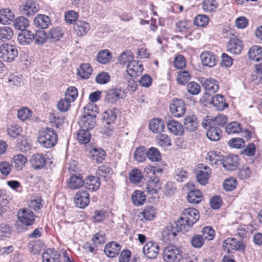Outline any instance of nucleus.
I'll use <instances>...</instances> for the list:
<instances>
[{
	"label": "nucleus",
	"mask_w": 262,
	"mask_h": 262,
	"mask_svg": "<svg viewBox=\"0 0 262 262\" xmlns=\"http://www.w3.org/2000/svg\"><path fill=\"white\" fill-rule=\"evenodd\" d=\"M37 141L43 147L52 148L57 143L58 135L53 128L46 127L39 130Z\"/></svg>",
	"instance_id": "nucleus-1"
},
{
	"label": "nucleus",
	"mask_w": 262,
	"mask_h": 262,
	"mask_svg": "<svg viewBox=\"0 0 262 262\" xmlns=\"http://www.w3.org/2000/svg\"><path fill=\"white\" fill-rule=\"evenodd\" d=\"M184 226L179 224V221L170 223L165 227L162 233V239L165 242H174L177 240V235L180 232H186Z\"/></svg>",
	"instance_id": "nucleus-2"
},
{
	"label": "nucleus",
	"mask_w": 262,
	"mask_h": 262,
	"mask_svg": "<svg viewBox=\"0 0 262 262\" xmlns=\"http://www.w3.org/2000/svg\"><path fill=\"white\" fill-rule=\"evenodd\" d=\"M182 214L178 220L179 224L184 226L185 230L187 231L199 219L200 214L198 210L188 208L183 210Z\"/></svg>",
	"instance_id": "nucleus-3"
},
{
	"label": "nucleus",
	"mask_w": 262,
	"mask_h": 262,
	"mask_svg": "<svg viewBox=\"0 0 262 262\" xmlns=\"http://www.w3.org/2000/svg\"><path fill=\"white\" fill-rule=\"evenodd\" d=\"M162 256L165 262H180L183 252L181 248L170 245L163 249Z\"/></svg>",
	"instance_id": "nucleus-4"
},
{
	"label": "nucleus",
	"mask_w": 262,
	"mask_h": 262,
	"mask_svg": "<svg viewBox=\"0 0 262 262\" xmlns=\"http://www.w3.org/2000/svg\"><path fill=\"white\" fill-rule=\"evenodd\" d=\"M18 56L17 47L8 43H3L0 46V58L4 61H13Z\"/></svg>",
	"instance_id": "nucleus-5"
},
{
	"label": "nucleus",
	"mask_w": 262,
	"mask_h": 262,
	"mask_svg": "<svg viewBox=\"0 0 262 262\" xmlns=\"http://www.w3.org/2000/svg\"><path fill=\"white\" fill-rule=\"evenodd\" d=\"M198 182L202 185H206L211 175V169L203 164H199L194 170Z\"/></svg>",
	"instance_id": "nucleus-6"
},
{
	"label": "nucleus",
	"mask_w": 262,
	"mask_h": 262,
	"mask_svg": "<svg viewBox=\"0 0 262 262\" xmlns=\"http://www.w3.org/2000/svg\"><path fill=\"white\" fill-rule=\"evenodd\" d=\"M104 93V100L109 103H114L126 96L125 91L120 88L112 87Z\"/></svg>",
	"instance_id": "nucleus-7"
},
{
	"label": "nucleus",
	"mask_w": 262,
	"mask_h": 262,
	"mask_svg": "<svg viewBox=\"0 0 262 262\" xmlns=\"http://www.w3.org/2000/svg\"><path fill=\"white\" fill-rule=\"evenodd\" d=\"M222 247L224 251L229 254L231 250L244 251L245 246L241 241L235 238H228L224 241Z\"/></svg>",
	"instance_id": "nucleus-8"
},
{
	"label": "nucleus",
	"mask_w": 262,
	"mask_h": 262,
	"mask_svg": "<svg viewBox=\"0 0 262 262\" xmlns=\"http://www.w3.org/2000/svg\"><path fill=\"white\" fill-rule=\"evenodd\" d=\"M148 178L145 188L148 195H153L158 193V189H161L162 183L157 176H146Z\"/></svg>",
	"instance_id": "nucleus-9"
},
{
	"label": "nucleus",
	"mask_w": 262,
	"mask_h": 262,
	"mask_svg": "<svg viewBox=\"0 0 262 262\" xmlns=\"http://www.w3.org/2000/svg\"><path fill=\"white\" fill-rule=\"evenodd\" d=\"M169 110L174 117H180L185 114L186 107L183 100L176 99L171 101Z\"/></svg>",
	"instance_id": "nucleus-10"
},
{
	"label": "nucleus",
	"mask_w": 262,
	"mask_h": 262,
	"mask_svg": "<svg viewBox=\"0 0 262 262\" xmlns=\"http://www.w3.org/2000/svg\"><path fill=\"white\" fill-rule=\"evenodd\" d=\"M90 195L85 190L82 189L78 191L74 196V203L80 208H84L90 203Z\"/></svg>",
	"instance_id": "nucleus-11"
},
{
	"label": "nucleus",
	"mask_w": 262,
	"mask_h": 262,
	"mask_svg": "<svg viewBox=\"0 0 262 262\" xmlns=\"http://www.w3.org/2000/svg\"><path fill=\"white\" fill-rule=\"evenodd\" d=\"M227 117L223 114H220L216 117H214L213 119L209 118V116H206L202 123V126L207 129V125H214L224 126L227 122Z\"/></svg>",
	"instance_id": "nucleus-12"
},
{
	"label": "nucleus",
	"mask_w": 262,
	"mask_h": 262,
	"mask_svg": "<svg viewBox=\"0 0 262 262\" xmlns=\"http://www.w3.org/2000/svg\"><path fill=\"white\" fill-rule=\"evenodd\" d=\"M19 221L26 226L32 225L35 221L34 214L29 209L20 210L17 214Z\"/></svg>",
	"instance_id": "nucleus-13"
},
{
	"label": "nucleus",
	"mask_w": 262,
	"mask_h": 262,
	"mask_svg": "<svg viewBox=\"0 0 262 262\" xmlns=\"http://www.w3.org/2000/svg\"><path fill=\"white\" fill-rule=\"evenodd\" d=\"M159 251L158 244L152 241L147 243L143 249L144 254L149 259L155 258L158 254Z\"/></svg>",
	"instance_id": "nucleus-14"
},
{
	"label": "nucleus",
	"mask_w": 262,
	"mask_h": 262,
	"mask_svg": "<svg viewBox=\"0 0 262 262\" xmlns=\"http://www.w3.org/2000/svg\"><path fill=\"white\" fill-rule=\"evenodd\" d=\"M34 33L28 30H21L17 35V40L23 46L31 45L33 42Z\"/></svg>",
	"instance_id": "nucleus-15"
},
{
	"label": "nucleus",
	"mask_w": 262,
	"mask_h": 262,
	"mask_svg": "<svg viewBox=\"0 0 262 262\" xmlns=\"http://www.w3.org/2000/svg\"><path fill=\"white\" fill-rule=\"evenodd\" d=\"M201 83L206 91V93L209 95L216 93L219 89L218 82L212 78L202 80Z\"/></svg>",
	"instance_id": "nucleus-16"
},
{
	"label": "nucleus",
	"mask_w": 262,
	"mask_h": 262,
	"mask_svg": "<svg viewBox=\"0 0 262 262\" xmlns=\"http://www.w3.org/2000/svg\"><path fill=\"white\" fill-rule=\"evenodd\" d=\"M227 47V51L230 53L239 54L243 49V43L239 39L232 38L229 40Z\"/></svg>",
	"instance_id": "nucleus-17"
},
{
	"label": "nucleus",
	"mask_w": 262,
	"mask_h": 262,
	"mask_svg": "<svg viewBox=\"0 0 262 262\" xmlns=\"http://www.w3.org/2000/svg\"><path fill=\"white\" fill-rule=\"evenodd\" d=\"M222 163L227 170H235L239 164L238 157L236 155H229L223 160Z\"/></svg>",
	"instance_id": "nucleus-18"
},
{
	"label": "nucleus",
	"mask_w": 262,
	"mask_h": 262,
	"mask_svg": "<svg viewBox=\"0 0 262 262\" xmlns=\"http://www.w3.org/2000/svg\"><path fill=\"white\" fill-rule=\"evenodd\" d=\"M166 124L169 132L174 135L181 136L184 135V127L181 123L174 120H169Z\"/></svg>",
	"instance_id": "nucleus-19"
},
{
	"label": "nucleus",
	"mask_w": 262,
	"mask_h": 262,
	"mask_svg": "<svg viewBox=\"0 0 262 262\" xmlns=\"http://www.w3.org/2000/svg\"><path fill=\"white\" fill-rule=\"evenodd\" d=\"M121 246L116 242L107 244L104 249L105 254L109 257H115L120 252Z\"/></svg>",
	"instance_id": "nucleus-20"
},
{
	"label": "nucleus",
	"mask_w": 262,
	"mask_h": 262,
	"mask_svg": "<svg viewBox=\"0 0 262 262\" xmlns=\"http://www.w3.org/2000/svg\"><path fill=\"white\" fill-rule=\"evenodd\" d=\"M60 254L54 249H48L42 254L43 262H60Z\"/></svg>",
	"instance_id": "nucleus-21"
},
{
	"label": "nucleus",
	"mask_w": 262,
	"mask_h": 262,
	"mask_svg": "<svg viewBox=\"0 0 262 262\" xmlns=\"http://www.w3.org/2000/svg\"><path fill=\"white\" fill-rule=\"evenodd\" d=\"M198 121L195 116L191 115L186 116L184 121V129L188 132L195 131L198 126Z\"/></svg>",
	"instance_id": "nucleus-22"
},
{
	"label": "nucleus",
	"mask_w": 262,
	"mask_h": 262,
	"mask_svg": "<svg viewBox=\"0 0 262 262\" xmlns=\"http://www.w3.org/2000/svg\"><path fill=\"white\" fill-rule=\"evenodd\" d=\"M38 9V5L36 3L31 0H27L26 4L23 6L21 11L23 14L30 16L34 15Z\"/></svg>",
	"instance_id": "nucleus-23"
},
{
	"label": "nucleus",
	"mask_w": 262,
	"mask_h": 262,
	"mask_svg": "<svg viewBox=\"0 0 262 262\" xmlns=\"http://www.w3.org/2000/svg\"><path fill=\"white\" fill-rule=\"evenodd\" d=\"M100 179L97 177L89 176L84 181V188L92 191H95L100 187Z\"/></svg>",
	"instance_id": "nucleus-24"
},
{
	"label": "nucleus",
	"mask_w": 262,
	"mask_h": 262,
	"mask_svg": "<svg viewBox=\"0 0 262 262\" xmlns=\"http://www.w3.org/2000/svg\"><path fill=\"white\" fill-rule=\"evenodd\" d=\"M211 104L213 105L215 110L220 111L228 107V104L226 102L224 97L219 94L212 97Z\"/></svg>",
	"instance_id": "nucleus-25"
},
{
	"label": "nucleus",
	"mask_w": 262,
	"mask_h": 262,
	"mask_svg": "<svg viewBox=\"0 0 262 262\" xmlns=\"http://www.w3.org/2000/svg\"><path fill=\"white\" fill-rule=\"evenodd\" d=\"M113 173V171L111 167L107 165H101L98 167L96 176L100 179L103 178L105 181H107Z\"/></svg>",
	"instance_id": "nucleus-26"
},
{
	"label": "nucleus",
	"mask_w": 262,
	"mask_h": 262,
	"mask_svg": "<svg viewBox=\"0 0 262 262\" xmlns=\"http://www.w3.org/2000/svg\"><path fill=\"white\" fill-rule=\"evenodd\" d=\"M208 130L206 136L211 141H218L221 136L222 130L219 126L207 125Z\"/></svg>",
	"instance_id": "nucleus-27"
},
{
	"label": "nucleus",
	"mask_w": 262,
	"mask_h": 262,
	"mask_svg": "<svg viewBox=\"0 0 262 262\" xmlns=\"http://www.w3.org/2000/svg\"><path fill=\"white\" fill-rule=\"evenodd\" d=\"M200 58L204 66L212 67L216 64V58L212 52H203L200 55Z\"/></svg>",
	"instance_id": "nucleus-28"
},
{
	"label": "nucleus",
	"mask_w": 262,
	"mask_h": 262,
	"mask_svg": "<svg viewBox=\"0 0 262 262\" xmlns=\"http://www.w3.org/2000/svg\"><path fill=\"white\" fill-rule=\"evenodd\" d=\"M81 129L84 130L92 129L96 124V120L93 117H89L82 115L79 122Z\"/></svg>",
	"instance_id": "nucleus-29"
},
{
	"label": "nucleus",
	"mask_w": 262,
	"mask_h": 262,
	"mask_svg": "<svg viewBox=\"0 0 262 262\" xmlns=\"http://www.w3.org/2000/svg\"><path fill=\"white\" fill-rule=\"evenodd\" d=\"M30 163L34 169H39L44 167L46 164V160L42 155L37 154L32 156Z\"/></svg>",
	"instance_id": "nucleus-30"
},
{
	"label": "nucleus",
	"mask_w": 262,
	"mask_h": 262,
	"mask_svg": "<svg viewBox=\"0 0 262 262\" xmlns=\"http://www.w3.org/2000/svg\"><path fill=\"white\" fill-rule=\"evenodd\" d=\"M47 34L50 42H56L63 37V33L60 27H57L50 29Z\"/></svg>",
	"instance_id": "nucleus-31"
},
{
	"label": "nucleus",
	"mask_w": 262,
	"mask_h": 262,
	"mask_svg": "<svg viewBox=\"0 0 262 262\" xmlns=\"http://www.w3.org/2000/svg\"><path fill=\"white\" fill-rule=\"evenodd\" d=\"M248 56L250 59L256 61L262 59V47L258 46H252L249 50Z\"/></svg>",
	"instance_id": "nucleus-32"
},
{
	"label": "nucleus",
	"mask_w": 262,
	"mask_h": 262,
	"mask_svg": "<svg viewBox=\"0 0 262 262\" xmlns=\"http://www.w3.org/2000/svg\"><path fill=\"white\" fill-rule=\"evenodd\" d=\"M92 68L89 63H82L77 69V75L82 79H88L92 74Z\"/></svg>",
	"instance_id": "nucleus-33"
},
{
	"label": "nucleus",
	"mask_w": 262,
	"mask_h": 262,
	"mask_svg": "<svg viewBox=\"0 0 262 262\" xmlns=\"http://www.w3.org/2000/svg\"><path fill=\"white\" fill-rule=\"evenodd\" d=\"M83 185L84 181L80 175H72L69 181L68 186L71 189H78Z\"/></svg>",
	"instance_id": "nucleus-34"
},
{
	"label": "nucleus",
	"mask_w": 262,
	"mask_h": 262,
	"mask_svg": "<svg viewBox=\"0 0 262 262\" xmlns=\"http://www.w3.org/2000/svg\"><path fill=\"white\" fill-rule=\"evenodd\" d=\"M203 196L202 192L200 190H191L187 196V200L190 203L198 204L201 202Z\"/></svg>",
	"instance_id": "nucleus-35"
},
{
	"label": "nucleus",
	"mask_w": 262,
	"mask_h": 262,
	"mask_svg": "<svg viewBox=\"0 0 262 262\" xmlns=\"http://www.w3.org/2000/svg\"><path fill=\"white\" fill-rule=\"evenodd\" d=\"M149 128L153 133H158L163 130L164 125L162 120L154 119L149 122Z\"/></svg>",
	"instance_id": "nucleus-36"
},
{
	"label": "nucleus",
	"mask_w": 262,
	"mask_h": 262,
	"mask_svg": "<svg viewBox=\"0 0 262 262\" xmlns=\"http://www.w3.org/2000/svg\"><path fill=\"white\" fill-rule=\"evenodd\" d=\"M90 153L93 160L98 163H101L106 156L105 151L101 148H94L91 150Z\"/></svg>",
	"instance_id": "nucleus-37"
},
{
	"label": "nucleus",
	"mask_w": 262,
	"mask_h": 262,
	"mask_svg": "<svg viewBox=\"0 0 262 262\" xmlns=\"http://www.w3.org/2000/svg\"><path fill=\"white\" fill-rule=\"evenodd\" d=\"M147 149L144 146L138 147L134 154V157L135 160L139 162H142L146 160Z\"/></svg>",
	"instance_id": "nucleus-38"
},
{
	"label": "nucleus",
	"mask_w": 262,
	"mask_h": 262,
	"mask_svg": "<svg viewBox=\"0 0 262 262\" xmlns=\"http://www.w3.org/2000/svg\"><path fill=\"white\" fill-rule=\"evenodd\" d=\"M74 28L75 30H78V34L83 35L89 30L90 26L85 21L78 20L74 24Z\"/></svg>",
	"instance_id": "nucleus-39"
},
{
	"label": "nucleus",
	"mask_w": 262,
	"mask_h": 262,
	"mask_svg": "<svg viewBox=\"0 0 262 262\" xmlns=\"http://www.w3.org/2000/svg\"><path fill=\"white\" fill-rule=\"evenodd\" d=\"M33 38V42L38 45H43L48 40L47 33L45 31L42 30L36 31L35 33H34Z\"/></svg>",
	"instance_id": "nucleus-40"
},
{
	"label": "nucleus",
	"mask_w": 262,
	"mask_h": 262,
	"mask_svg": "<svg viewBox=\"0 0 262 262\" xmlns=\"http://www.w3.org/2000/svg\"><path fill=\"white\" fill-rule=\"evenodd\" d=\"M35 26L40 29H45L51 24L50 17H34Z\"/></svg>",
	"instance_id": "nucleus-41"
},
{
	"label": "nucleus",
	"mask_w": 262,
	"mask_h": 262,
	"mask_svg": "<svg viewBox=\"0 0 262 262\" xmlns=\"http://www.w3.org/2000/svg\"><path fill=\"white\" fill-rule=\"evenodd\" d=\"M202 8L206 12H212L218 7L216 0H204L202 3Z\"/></svg>",
	"instance_id": "nucleus-42"
},
{
	"label": "nucleus",
	"mask_w": 262,
	"mask_h": 262,
	"mask_svg": "<svg viewBox=\"0 0 262 262\" xmlns=\"http://www.w3.org/2000/svg\"><path fill=\"white\" fill-rule=\"evenodd\" d=\"M83 115L95 118L98 113V108L94 104H88L83 108Z\"/></svg>",
	"instance_id": "nucleus-43"
},
{
	"label": "nucleus",
	"mask_w": 262,
	"mask_h": 262,
	"mask_svg": "<svg viewBox=\"0 0 262 262\" xmlns=\"http://www.w3.org/2000/svg\"><path fill=\"white\" fill-rule=\"evenodd\" d=\"M13 26L17 30H26L25 28L29 26V21L26 17H16L13 20Z\"/></svg>",
	"instance_id": "nucleus-44"
},
{
	"label": "nucleus",
	"mask_w": 262,
	"mask_h": 262,
	"mask_svg": "<svg viewBox=\"0 0 262 262\" xmlns=\"http://www.w3.org/2000/svg\"><path fill=\"white\" fill-rule=\"evenodd\" d=\"M112 58V54L108 50L100 51L97 56V61L102 64L108 63Z\"/></svg>",
	"instance_id": "nucleus-45"
},
{
	"label": "nucleus",
	"mask_w": 262,
	"mask_h": 262,
	"mask_svg": "<svg viewBox=\"0 0 262 262\" xmlns=\"http://www.w3.org/2000/svg\"><path fill=\"white\" fill-rule=\"evenodd\" d=\"M147 158L152 162H158L161 160V156L159 150L151 147L146 151Z\"/></svg>",
	"instance_id": "nucleus-46"
},
{
	"label": "nucleus",
	"mask_w": 262,
	"mask_h": 262,
	"mask_svg": "<svg viewBox=\"0 0 262 262\" xmlns=\"http://www.w3.org/2000/svg\"><path fill=\"white\" fill-rule=\"evenodd\" d=\"M132 201L134 205L136 206H140L143 204L146 200V195L144 192L136 190L132 194Z\"/></svg>",
	"instance_id": "nucleus-47"
},
{
	"label": "nucleus",
	"mask_w": 262,
	"mask_h": 262,
	"mask_svg": "<svg viewBox=\"0 0 262 262\" xmlns=\"http://www.w3.org/2000/svg\"><path fill=\"white\" fill-rule=\"evenodd\" d=\"M13 36L12 28L9 27H0V40L7 41L10 40Z\"/></svg>",
	"instance_id": "nucleus-48"
},
{
	"label": "nucleus",
	"mask_w": 262,
	"mask_h": 262,
	"mask_svg": "<svg viewBox=\"0 0 262 262\" xmlns=\"http://www.w3.org/2000/svg\"><path fill=\"white\" fill-rule=\"evenodd\" d=\"M13 160L14 163V167L17 170H21L27 161V158L21 154L14 156Z\"/></svg>",
	"instance_id": "nucleus-49"
},
{
	"label": "nucleus",
	"mask_w": 262,
	"mask_h": 262,
	"mask_svg": "<svg viewBox=\"0 0 262 262\" xmlns=\"http://www.w3.org/2000/svg\"><path fill=\"white\" fill-rule=\"evenodd\" d=\"M206 159L212 165H217L219 162L222 163L221 156L215 151L208 152Z\"/></svg>",
	"instance_id": "nucleus-50"
},
{
	"label": "nucleus",
	"mask_w": 262,
	"mask_h": 262,
	"mask_svg": "<svg viewBox=\"0 0 262 262\" xmlns=\"http://www.w3.org/2000/svg\"><path fill=\"white\" fill-rule=\"evenodd\" d=\"M115 110V108H113V110H107L103 113L102 119L105 121L107 125L111 124L116 120L117 115Z\"/></svg>",
	"instance_id": "nucleus-51"
},
{
	"label": "nucleus",
	"mask_w": 262,
	"mask_h": 262,
	"mask_svg": "<svg viewBox=\"0 0 262 262\" xmlns=\"http://www.w3.org/2000/svg\"><path fill=\"white\" fill-rule=\"evenodd\" d=\"M91 135L89 131L80 129L77 134V138L80 143L86 144L90 141Z\"/></svg>",
	"instance_id": "nucleus-52"
},
{
	"label": "nucleus",
	"mask_w": 262,
	"mask_h": 262,
	"mask_svg": "<svg viewBox=\"0 0 262 262\" xmlns=\"http://www.w3.org/2000/svg\"><path fill=\"white\" fill-rule=\"evenodd\" d=\"M242 130L241 124L236 121L229 123L226 127V132L229 135L238 133L241 132Z\"/></svg>",
	"instance_id": "nucleus-53"
},
{
	"label": "nucleus",
	"mask_w": 262,
	"mask_h": 262,
	"mask_svg": "<svg viewBox=\"0 0 262 262\" xmlns=\"http://www.w3.org/2000/svg\"><path fill=\"white\" fill-rule=\"evenodd\" d=\"M143 175L141 171L138 169H133L129 173V181L132 183L137 184L141 181Z\"/></svg>",
	"instance_id": "nucleus-54"
},
{
	"label": "nucleus",
	"mask_w": 262,
	"mask_h": 262,
	"mask_svg": "<svg viewBox=\"0 0 262 262\" xmlns=\"http://www.w3.org/2000/svg\"><path fill=\"white\" fill-rule=\"evenodd\" d=\"M191 75L186 70L178 72L177 78L178 83L181 85H185L190 79Z\"/></svg>",
	"instance_id": "nucleus-55"
},
{
	"label": "nucleus",
	"mask_w": 262,
	"mask_h": 262,
	"mask_svg": "<svg viewBox=\"0 0 262 262\" xmlns=\"http://www.w3.org/2000/svg\"><path fill=\"white\" fill-rule=\"evenodd\" d=\"M204 241L205 240L201 235L195 234L192 236L190 239V244L195 248H200L203 246Z\"/></svg>",
	"instance_id": "nucleus-56"
},
{
	"label": "nucleus",
	"mask_w": 262,
	"mask_h": 262,
	"mask_svg": "<svg viewBox=\"0 0 262 262\" xmlns=\"http://www.w3.org/2000/svg\"><path fill=\"white\" fill-rule=\"evenodd\" d=\"M7 131L8 134L11 137L15 138L20 135L22 132V129L20 126L14 124L8 127L7 128Z\"/></svg>",
	"instance_id": "nucleus-57"
},
{
	"label": "nucleus",
	"mask_w": 262,
	"mask_h": 262,
	"mask_svg": "<svg viewBox=\"0 0 262 262\" xmlns=\"http://www.w3.org/2000/svg\"><path fill=\"white\" fill-rule=\"evenodd\" d=\"M201 235L204 240L211 241L213 239L215 235V232L213 229L210 226H206L204 227L201 231Z\"/></svg>",
	"instance_id": "nucleus-58"
},
{
	"label": "nucleus",
	"mask_w": 262,
	"mask_h": 262,
	"mask_svg": "<svg viewBox=\"0 0 262 262\" xmlns=\"http://www.w3.org/2000/svg\"><path fill=\"white\" fill-rule=\"evenodd\" d=\"M134 58V55L130 51H125L122 53L118 58L119 63L121 64H125L129 62Z\"/></svg>",
	"instance_id": "nucleus-59"
},
{
	"label": "nucleus",
	"mask_w": 262,
	"mask_h": 262,
	"mask_svg": "<svg viewBox=\"0 0 262 262\" xmlns=\"http://www.w3.org/2000/svg\"><path fill=\"white\" fill-rule=\"evenodd\" d=\"M245 141L241 138H233L229 140L228 144L232 148H241L245 146Z\"/></svg>",
	"instance_id": "nucleus-60"
},
{
	"label": "nucleus",
	"mask_w": 262,
	"mask_h": 262,
	"mask_svg": "<svg viewBox=\"0 0 262 262\" xmlns=\"http://www.w3.org/2000/svg\"><path fill=\"white\" fill-rule=\"evenodd\" d=\"M31 113L30 110L28 107H24L17 111V117L20 120L25 121L31 116Z\"/></svg>",
	"instance_id": "nucleus-61"
},
{
	"label": "nucleus",
	"mask_w": 262,
	"mask_h": 262,
	"mask_svg": "<svg viewBox=\"0 0 262 262\" xmlns=\"http://www.w3.org/2000/svg\"><path fill=\"white\" fill-rule=\"evenodd\" d=\"M143 217L146 220H152L155 216L156 211L153 207L148 206L142 212Z\"/></svg>",
	"instance_id": "nucleus-62"
},
{
	"label": "nucleus",
	"mask_w": 262,
	"mask_h": 262,
	"mask_svg": "<svg viewBox=\"0 0 262 262\" xmlns=\"http://www.w3.org/2000/svg\"><path fill=\"white\" fill-rule=\"evenodd\" d=\"M71 102H72L66 97L64 99H60L57 104L58 110L62 112L67 111L70 106Z\"/></svg>",
	"instance_id": "nucleus-63"
},
{
	"label": "nucleus",
	"mask_w": 262,
	"mask_h": 262,
	"mask_svg": "<svg viewBox=\"0 0 262 262\" xmlns=\"http://www.w3.org/2000/svg\"><path fill=\"white\" fill-rule=\"evenodd\" d=\"M187 90L192 95H198L201 91V87L198 83L191 81L187 84Z\"/></svg>",
	"instance_id": "nucleus-64"
}]
</instances>
